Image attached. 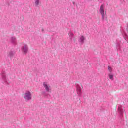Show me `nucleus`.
I'll return each instance as SVG.
<instances>
[{"label":"nucleus","mask_w":128,"mask_h":128,"mask_svg":"<svg viewBox=\"0 0 128 128\" xmlns=\"http://www.w3.org/2000/svg\"><path fill=\"white\" fill-rule=\"evenodd\" d=\"M40 5V0H35V6H38Z\"/></svg>","instance_id":"nucleus-14"},{"label":"nucleus","mask_w":128,"mask_h":128,"mask_svg":"<svg viewBox=\"0 0 128 128\" xmlns=\"http://www.w3.org/2000/svg\"><path fill=\"white\" fill-rule=\"evenodd\" d=\"M41 32H44V28H42L41 30Z\"/></svg>","instance_id":"nucleus-16"},{"label":"nucleus","mask_w":128,"mask_h":128,"mask_svg":"<svg viewBox=\"0 0 128 128\" xmlns=\"http://www.w3.org/2000/svg\"><path fill=\"white\" fill-rule=\"evenodd\" d=\"M84 40H86V36L83 35H80L78 39V42H80V44H84Z\"/></svg>","instance_id":"nucleus-8"},{"label":"nucleus","mask_w":128,"mask_h":128,"mask_svg":"<svg viewBox=\"0 0 128 128\" xmlns=\"http://www.w3.org/2000/svg\"><path fill=\"white\" fill-rule=\"evenodd\" d=\"M8 56H10V58H12V56H14V53L12 51H10L8 54Z\"/></svg>","instance_id":"nucleus-11"},{"label":"nucleus","mask_w":128,"mask_h":128,"mask_svg":"<svg viewBox=\"0 0 128 128\" xmlns=\"http://www.w3.org/2000/svg\"><path fill=\"white\" fill-rule=\"evenodd\" d=\"M68 36H69V38L70 40H72V38H74V34L72 32H70L68 33Z\"/></svg>","instance_id":"nucleus-10"},{"label":"nucleus","mask_w":128,"mask_h":128,"mask_svg":"<svg viewBox=\"0 0 128 128\" xmlns=\"http://www.w3.org/2000/svg\"><path fill=\"white\" fill-rule=\"evenodd\" d=\"M32 92L28 90H26L24 94V98L26 102H28L32 100Z\"/></svg>","instance_id":"nucleus-2"},{"label":"nucleus","mask_w":128,"mask_h":128,"mask_svg":"<svg viewBox=\"0 0 128 128\" xmlns=\"http://www.w3.org/2000/svg\"><path fill=\"white\" fill-rule=\"evenodd\" d=\"M100 13L102 16V20H104V5L102 4L100 8Z\"/></svg>","instance_id":"nucleus-5"},{"label":"nucleus","mask_w":128,"mask_h":128,"mask_svg":"<svg viewBox=\"0 0 128 128\" xmlns=\"http://www.w3.org/2000/svg\"><path fill=\"white\" fill-rule=\"evenodd\" d=\"M108 78L110 80H114V75L112 74H108Z\"/></svg>","instance_id":"nucleus-13"},{"label":"nucleus","mask_w":128,"mask_h":128,"mask_svg":"<svg viewBox=\"0 0 128 128\" xmlns=\"http://www.w3.org/2000/svg\"><path fill=\"white\" fill-rule=\"evenodd\" d=\"M42 84L46 92H52V88L48 84V82H43Z\"/></svg>","instance_id":"nucleus-3"},{"label":"nucleus","mask_w":128,"mask_h":128,"mask_svg":"<svg viewBox=\"0 0 128 128\" xmlns=\"http://www.w3.org/2000/svg\"><path fill=\"white\" fill-rule=\"evenodd\" d=\"M108 70L110 72H112V68L110 66H108Z\"/></svg>","instance_id":"nucleus-15"},{"label":"nucleus","mask_w":128,"mask_h":128,"mask_svg":"<svg viewBox=\"0 0 128 128\" xmlns=\"http://www.w3.org/2000/svg\"><path fill=\"white\" fill-rule=\"evenodd\" d=\"M10 42L12 44H16L18 42L16 41V38L14 36L11 37L10 39Z\"/></svg>","instance_id":"nucleus-9"},{"label":"nucleus","mask_w":128,"mask_h":128,"mask_svg":"<svg viewBox=\"0 0 128 128\" xmlns=\"http://www.w3.org/2000/svg\"><path fill=\"white\" fill-rule=\"evenodd\" d=\"M0 76L2 84L8 86V84H10V82H8V77H6V71H2L0 73Z\"/></svg>","instance_id":"nucleus-1"},{"label":"nucleus","mask_w":128,"mask_h":128,"mask_svg":"<svg viewBox=\"0 0 128 128\" xmlns=\"http://www.w3.org/2000/svg\"><path fill=\"white\" fill-rule=\"evenodd\" d=\"M76 90L78 96H82V88L78 84H76Z\"/></svg>","instance_id":"nucleus-7"},{"label":"nucleus","mask_w":128,"mask_h":128,"mask_svg":"<svg viewBox=\"0 0 128 128\" xmlns=\"http://www.w3.org/2000/svg\"><path fill=\"white\" fill-rule=\"evenodd\" d=\"M21 50L24 54H26L28 50V47L26 44H23L21 48Z\"/></svg>","instance_id":"nucleus-4"},{"label":"nucleus","mask_w":128,"mask_h":128,"mask_svg":"<svg viewBox=\"0 0 128 128\" xmlns=\"http://www.w3.org/2000/svg\"><path fill=\"white\" fill-rule=\"evenodd\" d=\"M44 96V94L43 93Z\"/></svg>","instance_id":"nucleus-17"},{"label":"nucleus","mask_w":128,"mask_h":128,"mask_svg":"<svg viewBox=\"0 0 128 128\" xmlns=\"http://www.w3.org/2000/svg\"><path fill=\"white\" fill-rule=\"evenodd\" d=\"M124 107L122 105H119L118 108V112L120 116L124 114Z\"/></svg>","instance_id":"nucleus-6"},{"label":"nucleus","mask_w":128,"mask_h":128,"mask_svg":"<svg viewBox=\"0 0 128 128\" xmlns=\"http://www.w3.org/2000/svg\"><path fill=\"white\" fill-rule=\"evenodd\" d=\"M121 32L123 36H124V38L125 40H126V38L127 37V36H126V32H124V30H121Z\"/></svg>","instance_id":"nucleus-12"}]
</instances>
